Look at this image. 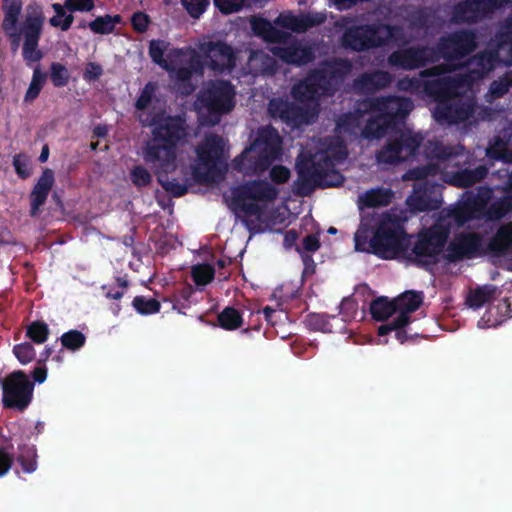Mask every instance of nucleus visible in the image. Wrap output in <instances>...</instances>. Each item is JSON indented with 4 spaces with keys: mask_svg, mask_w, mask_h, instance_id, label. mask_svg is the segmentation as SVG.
<instances>
[{
    "mask_svg": "<svg viewBox=\"0 0 512 512\" xmlns=\"http://www.w3.org/2000/svg\"><path fill=\"white\" fill-rule=\"evenodd\" d=\"M150 124L151 139L143 147V159L159 174L162 188L173 197H181L188 192L187 185L167 174L175 169L178 145L187 136L185 122L179 116H154Z\"/></svg>",
    "mask_w": 512,
    "mask_h": 512,
    "instance_id": "nucleus-1",
    "label": "nucleus"
},
{
    "mask_svg": "<svg viewBox=\"0 0 512 512\" xmlns=\"http://www.w3.org/2000/svg\"><path fill=\"white\" fill-rule=\"evenodd\" d=\"M22 0H3L2 10L4 18L1 28L10 41L12 50H16L21 40L22 58L28 67L38 63L44 57L39 48V42L43 32L44 15L39 7L28 11L22 23L18 26L19 17L22 12Z\"/></svg>",
    "mask_w": 512,
    "mask_h": 512,
    "instance_id": "nucleus-2",
    "label": "nucleus"
},
{
    "mask_svg": "<svg viewBox=\"0 0 512 512\" xmlns=\"http://www.w3.org/2000/svg\"><path fill=\"white\" fill-rule=\"evenodd\" d=\"M282 139L271 125L260 127L256 138L233 160L234 169L244 175H261L281 155Z\"/></svg>",
    "mask_w": 512,
    "mask_h": 512,
    "instance_id": "nucleus-3",
    "label": "nucleus"
},
{
    "mask_svg": "<svg viewBox=\"0 0 512 512\" xmlns=\"http://www.w3.org/2000/svg\"><path fill=\"white\" fill-rule=\"evenodd\" d=\"M477 48V34L473 30L461 29L441 36L432 49L435 52L434 63L443 59L445 62L421 71L424 76L442 75L456 71L458 63L472 54Z\"/></svg>",
    "mask_w": 512,
    "mask_h": 512,
    "instance_id": "nucleus-4",
    "label": "nucleus"
},
{
    "mask_svg": "<svg viewBox=\"0 0 512 512\" xmlns=\"http://www.w3.org/2000/svg\"><path fill=\"white\" fill-rule=\"evenodd\" d=\"M449 236L448 226L435 218L430 227H424L417 233L416 240L407 248L405 259L418 268L428 270L438 262Z\"/></svg>",
    "mask_w": 512,
    "mask_h": 512,
    "instance_id": "nucleus-5",
    "label": "nucleus"
},
{
    "mask_svg": "<svg viewBox=\"0 0 512 512\" xmlns=\"http://www.w3.org/2000/svg\"><path fill=\"white\" fill-rule=\"evenodd\" d=\"M412 237L396 216L385 213L373 231L374 255L386 260L406 258Z\"/></svg>",
    "mask_w": 512,
    "mask_h": 512,
    "instance_id": "nucleus-6",
    "label": "nucleus"
},
{
    "mask_svg": "<svg viewBox=\"0 0 512 512\" xmlns=\"http://www.w3.org/2000/svg\"><path fill=\"white\" fill-rule=\"evenodd\" d=\"M299 175L296 193L308 195L314 187H337L344 182V176L335 169L332 158L321 154L315 160L308 159L297 165Z\"/></svg>",
    "mask_w": 512,
    "mask_h": 512,
    "instance_id": "nucleus-7",
    "label": "nucleus"
},
{
    "mask_svg": "<svg viewBox=\"0 0 512 512\" xmlns=\"http://www.w3.org/2000/svg\"><path fill=\"white\" fill-rule=\"evenodd\" d=\"M231 204L236 212H242L246 217L263 213L260 202L268 203L276 200L279 191L266 180L246 181L232 189Z\"/></svg>",
    "mask_w": 512,
    "mask_h": 512,
    "instance_id": "nucleus-8",
    "label": "nucleus"
},
{
    "mask_svg": "<svg viewBox=\"0 0 512 512\" xmlns=\"http://www.w3.org/2000/svg\"><path fill=\"white\" fill-rule=\"evenodd\" d=\"M195 151L197 165L193 167V177L198 182L214 181L226 167L223 137L214 133L207 134Z\"/></svg>",
    "mask_w": 512,
    "mask_h": 512,
    "instance_id": "nucleus-9",
    "label": "nucleus"
},
{
    "mask_svg": "<svg viewBox=\"0 0 512 512\" xmlns=\"http://www.w3.org/2000/svg\"><path fill=\"white\" fill-rule=\"evenodd\" d=\"M34 382L23 370H15L1 380L4 408L25 411L33 400Z\"/></svg>",
    "mask_w": 512,
    "mask_h": 512,
    "instance_id": "nucleus-10",
    "label": "nucleus"
},
{
    "mask_svg": "<svg viewBox=\"0 0 512 512\" xmlns=\"http://www.w3.org/2000/svg\"><path fill=\"white\" fill-rule=\"evenodd\" d=\"M235 87L228 80H210L201 89L198 100L218 120L235 107Z\"/></svg>",
    "mask_w": 512,
    "mask_h": 512,
    "instance_id": "nucleus-11",
    "label": "nucleus"
},
{
    "mask_svg": "<svg viewBox=\"0 0 512 512\" xmlns=\"http://www.w3.org/2000/svg\"><path fill=\"white\" fill-rule=\"evenodd\" d=\"M361 105L364 111L377 112L392 128L404 122L414 108L410 98L395 95L367 97Z\"/></svg>",
    "mask_w": 512,
    "mask_h": 512,
    "instance_id": "nucleus-12",
    "label": "nucleus"
},
{
    "mask_svg": "<svg viewBox=\"0 0 512 512\" xmlns=\"http://www.w3.org/2000/svg\"><path fill=\"white\" fill-rule=\"evenodd\" d=\"M353 65L346 58H334L322 62L318 68L310 71L320 93L325 97L333 96L352 72Z\"/></svg>",
    "mask_w": 512,
    "mask_h": 512,
    "instance_id": "nucleus-13",
    "label": "nucleus"
},
{
    "mask_svg": "<svg viewBox=\"0 0 512 512\" xmlns=\"http://www.w3.org/2000/svg\"><path fill=\"white\" fill-rule=\"evenodd\" d=\"M423 142V136L419 133L401 132L398 137L389 139L388 142L376 153L379 164L394 165L406 161L418 154Z\"/></svg>",
    "mask_w": 512,
    "mask_h": 512,
    "instance_id": "nucleus-14",
    "label": "nucleus"
},
{
    "mask_svg": "<svg viewBox=\"0 0 512 512\" xmlns=\"http://www.w3.org/2000/svg\"><path fill=\"white\" fill-rule=\"evenodd\" d=\"M484 238L477 232H460L446 247L445 259L450 263L475 259L485 255Z\"/></svg>",
    "mask_w": 512,
    "mask_h": 512,
    "instance_id": "nucleus-15",
    "label": "nucleus"
},
{
    "mask_svg": "<svg viewBox=\"0 0 512 512\" xmlns=\"http://www.w3.org/2000/svg\"><path fill=\"white\" fill-rule=\"evenodd\" d=\"M342 45L345 49L364 52L383 46L379 36L377 23L354 25L345 29L342 35Z\"/></svg>",
    "mask_w": 512,
    "mask_h": 512,
    "instance_id": "nucleus-16",
    "label": "nucleus"
},
{
    "mask_svg": "<svg viewBox=\"0 0 512 512\" xmlns=\"http://www.w3.org/2000/svg\"><path fill=\"white\" fill-rule=\"evenodd\" d=\"M435 52L431 46H412L393 51L388 64L402 70H414L434 63Z\"/></svg>",
    "mask_w": 512,
    "mask_h": 512,
    "instance_id": "nucleus-17",
    "label": "nucleus"
},
{
    "mask_svg": "<svg viewBox=\"0 0 512 512\" xmlns=\"http://www.w3.org/2000/svg\"><path fill=\"white\" fill-rule=\"evenodd\" d=\"M207 58V66L214 72H231L236 65L233 48L223 41H209L200 46Z\"/></svg>",
    "mask_w": 512,
    "mask_h": 512,
    "instance_id": "nucleus-18",
    "label": "nucleus"
},
{
    "mask_svg": "<svg viewBox=\"0 0 512 512\" xmlns=\"http://www.w3.org/2000/svg\"><path fill=\"white\" fill-rule=\"evenodd\" d=\"M398 315L390 322L378 327V334L385 336L391 332V329L399 326H407L411 322L410 314L415 312L422 304L423 297L421 292L408 291L398 298L394 299Z\"/></svg>",
    "mask_w": 512,
    "mask_h": 512,
    "instance_id": "nucleus-19",
    "label": "nucleus"
},
{
    "mask_svg": "<svg viewBox=\"0 0 512 512\" xmlns=\"http://www.w3.org/2000/svg\"><path fill=\"white\" fill-rule=\"evenodd\" d=\"M430 77L435 78L426 80L425 94L433 98L437 104L451 101L456 96L460 85L467 81V76L450 77L442 74Z\"/></svg>",
    "mask_w": 512,
    "mask_h": 512,
    "instance_id": "nucleus-20",
    "label": "nucleus"
},
{
    "mask_svg": "<svg viewBox=\"0 0 512 512\" xmlns=\"http://www.w3.org/2000/svg\"><path fill=\"white\" fill-rule=\"evenodd\" d=\"M493 12L490 0H463L453 6L451 19L456 24H473Z\"/></svg>",
    "mask_w": 512,
    "mask_h": 512,
    "instance_id": "nucleus-21",
    "label": "nucleus"
},
{
    "mask_svg": "<svg viewBox=\"0 0 512 512\" xmlns=\"http://www.w3.org/2000/svg\"><path fill=\"white\" fill-rule=\"evenodd\" d=\"M268 111L273 119L278 118L291 126L296 127L308 122L307 110L305 108L281 98L270 100Z\"/></svg>",
    "mask_w": 512,
    "mask_h": 512,
    "instance_id": "nucleus-22",
    "label": "nucleus"
},
{
    "mask_svg": "<svg viewBox=\"0 0 512 512\" xmlns=\"http://www.w3.org/2000/svg\"><path fill=\"white\" fill-rule=\"evenodd\" d=\"M270 51L284 63L295 66L306 65L315 58L313 50L309 46H303L296 39L288 42L286 46H273Z\"/></svg>",
    "mask_w": 512,
    "mask_h": 512,
    "instance_id": "nucleus-23",
    "label": "nucleus"
},
{
    "mask_svg": "<svg viewBox=\"0 0 512 512\" xmlns=\"http://www.w3.org/2000/svg\"><path fill=\"white\" fill-rule=\"evenodd\" d=\"M392 82V75L384 70L364 72L352 82L353 91L359 95H373L388 87Z\"/></svg>",
    "mask_w": 512,
    "mask_h": 512,
    "instance_id": "nucleus-24",
    "label": "nucleus"
},
{
    "mask_svg": "<svg viewBox=\"0 0 512 512\" xmlns=\"http://www.w3.org/2000/svg\"><path fill=\"white\" fill-rule=\"evenodd\" d=\"M473 112L468 103L458 102L455 97L446 103L437 104L434 110V118L440 124H458L469 119Z\"/></svg>",
    "mask_w": 512,
    "mask_h": 512,
    "instance_id": "nucleus-25",
    "label": "nucleus"
},
{
    "mask_svg": "<svg viewBox=\"0 0 512 512\" xmlns=\"http://www.w3.org/2000/svg\"><path fill=\"white\" fill-rule=\"evenodd\" d=\"M500 54L501 50L496 45L495 49L484 50L474 55L469 60V65L472 67L469 72L474 75L470 76L471 80L483 78L494 70L501 62ZM466 76L469 77V75Z\"/></svg>",
    "mask_w": 512,
    "mask_h": 512,
    "instance_id": "nucleus-26",
    "label": "nucleus"
},
{
    "mask_svg": "<svg viewBox=\"0 0 512 512\" xmlns=\"http://www.w3.org/2000/svg\"><path fill=\"white\" fill-rule=\"evenodd\" d=\"M54 182L53 170L45 168L30 194V215L32 217L37 216L40 207L45 204Z\"/></svg>",
    "mask_w": 512,
    "mask_h": 512,
    "instance_id": "nucleus-27",
    "label": "nucleus"
},
{
    "mask_svg": "<svg viewBox=\"0 0 512 512\" xmlns=\"http://www.w3.org/2000/svg\"><path fill=\"white\" fill-rule=\"evenodd\" d=\"M435 218L442 225L448 226L449 232L451 233L453 226H462L465 223L475 219L476 217L464 204V202L461 201L455 206L439 210Z\"/></svg>",
    "mask_w": 512,
    "mask_h": 512,
    "instance_id": "nucleus-28",
    "label": "nucleus"
},
{
    "mask_svg": "<svg viewBox=\"0 0 512 512\" xmlns=\"http://www.w3.org/2000/svg\"><path fill=\"white\" fill-rule=\"evenodd\" d=\"M406 203L411 211L425 212L439 209L441 200L431 196V189L425 182L423 187L414 189V193L407 198Z\"/></svg>",
    "mask_w": 512,
    "mask_h": 512,
    "instance_id": "nucleus-29",
    "label": "nucleus"
},
{
    "mask_svg": "<svg viewBox=\"0 0 512 512\" xmlns=\"http://www.w3.org/2000/svg\"><path fill=\"white\" fill-rule=\"evenodd\" d=\"M370 111H364L361 101L357 102L353 112L344 113L336 121V130L340 133L357 136L361 132L363 117Z\"/></svg>",
    "mask_w": 512,
    "mask_h": 512,
    "instance_id": "nucleus-30",
    "label": "nucleus"
},
{
    "mask_svg": "<svg viewBox=\"0 0 512 512\" xmlns=\"http://www.w3.org/2000/svg\"><path fill=\"white\" fill-rule=\"evenodd\" d=\"M512 248V223L500 226L487 244V252L493 256H504Z\"/></svg>",
    "mask_w": 512,
    "mask_h": 512,
    "instance_id": "nucleus-31",
    "label": "nucleus"
},
{
    "mask_svg": "<svg viewBox=\"0 0 512 512\" xmlns=\"http://www.w3.org/2000/svg\"><path fill=\"white\" fill-rule=\"evenodd\" d=\"M291 94L296 101L302 103L318 101L321 97H324L310 72L303 80L293 86Z\"/></svg>",
    "mask_w": 512,
    "mask_h": 512,
    "instance_id": "nucleus-32",
    "label": "nucleus"
},
{
    "mask_svg": "<svg viewBox=\"0 0 512 512\" xmlns=\"http://www.w3.org/2000/svg\"><path fill=\"white\" fill-rule=\"evenodd\" d=\"M248 64L255 74L274 75L277 72L278 64L274 55L257 50L250 54Z\"/></svg>",
    "mask_w": 512,
    "mask_h": 512,
    "instance_id": "nucleus-33",
    "label": "nucleus"
},
{
    "mask_svg": "<svg viewBox=\"0 0 512 512\" xmlns=\"http://www.w3.org/2000/svg\"><path fill=\"white\" fill-rule=\"evenodd\" d=\"M394 197L390 188L378 187L366 191L359 197L360 207L376 208L388 206Z\"/></svg>",
    "mask_w": 512,
    "mask_h": 512,
    "instance_id": "nucleus-34",
    "label": "nucleus"
},
{
    "mask_svg": "<svg viewBox=\"0 0 512 512\" xmlns=\"http://www.w3.org/2000/svg\"><path fill=\"white\" fill-rule=\"evenodd\" d=\"M487 174L488 168L485 165H479L474 169H462L452 174L451 184L460 188H468L482 181Z\"/></svg>",
    "mask_w": 512,
    "mask_h": 512,
    "instance_id": "nucleus-35",
    "label": "nucleus"
},
{
    "mask_svg": "<svg viewBox=\"0 0 512 512\" xmlns=\"http://www.w3.org/2000/svg\"><path fill=\"white\" fill-rule=\"evenodd\" d=\"M390 129H392V127L377 114L376 116L370 117L364 127H361L360 135L364 139L375 140L385 136Z\"/></svg>",
    "mask_w": 512,
    "mask_h": 512,
    "instance_id": "nucleus-36",
    "label": "nucleus"
},
{
    "mask_svg": "<svg viewBox=\"0 0 512 512\" xmlns=\"http://www.w3.org/2000/svg\"><path fill=\"white\" fill-rule=\"evenodd\" d=\"M370 314L376 321H386L397 313L395 300L389 301L387 297H378L370 304Z\"/></svg>",
    "mask_w": 512,
    "mask_h": 512,
    "instance_id": "nucleus-37",
    "label": "nucleus"
},
{
    "mask_svg": "<svg viewBox=\"0 0 512 512\" xmlns=\"http://www.w3.org/2000/svg\"><path fill=\"white\" fill-rule=\"evenodd\" d=\"M463 150L464 147L462 146L444 145L440 141H434L430 142L427 154L430 158L444 162L459 156Z\"/></svg>",
    "mask_w": 512,
    "mask_h": 512,
    "instance_id": "nucleus-38",
    "label": "nucleus"
},
{
    "mask_svg": "<svg viewBox=\"0 0 512 512\" xmlns=\"http://www.w3.org/2000/svg\"><path fill=\"white\" fill-rule=\"evenodd\" d=\"M122 22V17L119 14L98 16L93 21L88 23V28L95 34L106 35L115 30L116 25Z\"/></svg>",
    "mask_w": 512,
    "mask_h": 512,
    "instance_id": "nucleus-39",
    "label": "nucleus"
},
{
    "mask_svg": "<svg viewBox=\"0 0 512 512\" xmlns=\"http://www.w3.org/2000/svg\"><path fill=\"white\" fill-rule=\"evenodd\" d=\"M50 336V328L43 320H35L26 326L25 337L34 345L44 344Z\"/></svg>",
    "mask_w": 512,
    "mask_h": 512,
    "instance_id": "nucleus-40",
    "label": "nucleus"
},
{
    "mask_svg": "<svg viewBox=\"0 0 512 512\" xmlns=\"http://www.w3.org/2000/svg\"><path fill=\"white\" fill-rule=\"evenodd\" d=\"M218 325L224 330H236L243 325V317L234 307H225L217 316Z\"/></svg>",
    "mask_w": 512,
    "mask_h": 512,
    "instance_id": "nucleus-41",
    "label": "nucleus"
},
{
    "mask_svg": "<svg viewBox=\"0 0 512 512\" xmlns=\"http://www.w3.org/2000/svg\"><path fill=\"white\" fill-rule=\"evenodd\" d=\"M496 292V287L493 285H484L477 287L474 291L470 292L467 297V304L469 307L478 309L487 302H490Z\"/></svg>",
    "mask_w": 512,
    "mask_h": 512,
    "instance_id": "nucleus-42",
    "label": "nucleus"
},
{
    "mask_svg": "<svg viewBox=\"0 0 512 512\" xmlns=\"http://www.w3.org/2000/svg\"><path fill=\"white\" fill-rule=\"evenodd\" d=\"M86 340L85 334L77 329L64 332L59 338L62 349L70 352H77L82 349L86 344Z\"/></svg>",
    "mask_w": 512,
    "mask_h": 512,
    "instance_id": "nucleus-43",
    "label": "nucleus"
},
{
    "mask_svg": "<svg viewBox=\"0 0 512 512\" xmlns=\"http://www.w3.org/2000/svg\"><path fill=\"white\" fill-rule=\"evenodd\" d=\"M46 79L47 74L43 72L40 65L37 64L33 69L32 79L24 96L25 102H32L39 96Z\"/></svg>",
    "mask_w": 512,
    "mask_h": 512,
    "instance_id": "nucleus-44",
    "label": "nucleus"
},
{
    "mask_svg": "<svg viewBox=\"0 0 512 512\" xmlns=\"http://www.w3.org/2000/svg\"><path fill=\"white\" fill-rule=\"evenodd\" d=\"M335 316H329L326 314L309 313L306 315L304 324L311 331H320L324 333L332 332L330 319H334Z\"/></svg>",
    "mask_w": 512,
    "mask_h": 512,
    "instance_id": "nucleus-45",
    "label": "nucleus"
},
{
    "mask_svg": "<svg viewBox=\"0 0 512 512\" xmlns=\"http://www.w3.org/2000/svg\"><path fill=\"white\" fill-rule=\"evenodd\" d=\"M512 211V193L507 191L502 197L491 203L488 209L490 218L500 219Z\"/></svg>",
    "mask_w": 512,
    "mask_h": 512,
    "instance_id": "nucleus-46",
    "label": "nucleus"
},
{
    "mask_svg": "<svg viewBox=\"0 0 512 512\" xmlns=\"http://www.w3.org/2000/svg\"><path fill=\"white\" fill-rule=\"evenodd\" d=\"M37 453L34 446L24 445L20 448L16 460L25 473H32L37 469Z\"/></svg>",
    "mask_w": 512,
    "mask_h": 512,
    "instance_id": "nucleus-47",
    "label": "nucleus"
},
{
    "mask_svg": "<svg viewBox=\"0 0 512 512\" xmlns=\"http://www.w3.org/2000/svg\"><path fill=\"white\" fill-rule=\"evenodd\" d=\"M368 232L369 228L367 227V224L362 221L359 229L354 235L355 250L358 252L374 254V248L372 247L373 236L369 238Z\"/></svg>",
    "mask_w": 512,
    "mask_h": 512,
    "instance_id": "nucleus-48",
    "label": "nucleus"
},
{
    "mask_svg": "<svg viewBox=\"0 0 512 512\" xmlns=\"http://www.w3.org/2000/svg\"><path fill=\"white\" fill-rule=\"evenodd\" d=\"M49 77L54 87L62 88L69 83L71 75L64 64L52 62L50 65Z\"/></svg>",
    "mask_w": 512,
    "mask_h": 512,
    "instance_id": "nucleus-49",
    "label": "nucleus"
},
{
    "mask_svg": "<svg viewBox=\"0 0 512 512\" xmlns=\"http://www.w3.org/2000/svg\"><path fill=\"white\" fill-rule=\"evenodd\" d=\"M132 306L141 315H151L158 313L161 308V304L158 300L154 298H146L142 295L134 297Z\"/></svg>",
    "mask_w": 512,
    "mask_h": 512,
    "instance_id": "nucleus-50",
    "label": "nucleus"
},
{
    "mask_svg": "<svg viewBox=\"0 0 512 512\" xmlns=\"http://www.w3.org/2000/svg\"><path fill=\"white\" fill-rule=\"evenodd\" d=\"M429 76H424L421 73L419 77H403L398 80L397 88L401 91L417 93L423 91L425 93L426 80Z\"/></svg>",
    "mask_w": 512,
    "mask_h": 512,
    "instance_id": "nucleus-51",
    "label": "nucleus"
},
{
    "mask_svg": "<svg viewBox=\"0 0 512 512\" xmlns=\"http://www.w3.org/2000/svg\"><path fill=\"white\" fill-rule=\"evenodd\" d=\"M12 352L15 358L22 365H27L36 359V350L34 344L29 341H24L20 344L14 345Z\"/></svg>",
    "mask_w": 512,
    "mask_h": 512,
    "instance_id": "nucleus-52",
    "label": "nucleus"
},
{
    "mask_svg": "<svg viewBox=\"0 0 512 512\" xmlns=\"http://www.w3.org/2000/svg\"><path fill=\"white\" fill-rule=\"evenodd\" d=\"M495 42L497 43L498 49L502 51L507 50L508 55L503 63L511 66L512 65V28L507 26L505 30L499 31L495 35Z\"/></svg>",
    "mask_w": 512,
    "mask_h": 512,
    "instance_id": "nucleus-53",
    "label": "nucleus"
},
{
    "mask_svg": "<svg viewBox=\"0 0 512 512\" xmlns=\"http://www.w3.org/2000/svg\"><path fill=\"white\" fill-rule=\"evenodd\" d=\"M215 269L209 264L197 265L192 269V279L197 286H206L213 281Z\"/></svg>",
    "mask_w": 512,
    "mask_h": 512,
    "instance_id": "nucleus-54",
    "label": "nucleus"
},
{
    "mask_svg": "<svg viewBox=\"0 0 512 512\" xmlns=\"http://www.w3.org/2000/svg\"><path fill=\"white\" fill-rule=\"evenodd\" d=\"M433 15L428 8H420L409 16L410 25L416 29H427L432 25Z\"/></svg>",
    "mask_w": 512,
    "mask_h": 512,
    "instance_id": "nucleus-55",
    "label": "nucleus"
},
{
    "mask_svg": "<svg viewBox=\"0 0 512 512\" xmlns=\"http://www.w3.org/2000/svg\"><path fill=\"white\" fill-rule=\"evenodd\" d=\"M438 168L434 164H426L422 166H417L409 169L405 175L404 179L406 180H425L428 176H434L437 174Z\"/></svg>",
    "mask_w": 512,
    "mask_h": 512,
    "instance_id": "nucleus-56",
    "label": "nucleus"
},
{
    "mask_svg": "<svg viewBox=\"0 0 512 512\" xmlns=\"http://www.w3.org/2000/svg\"><path fill=\"white\" fill-rule=\"evenodd\" d=\"M379 28V36L383 40V46L391 40H402L404 37V30L399 25L381 24L377 23Z\"/></svg>",
    "mask_w": 512,
    "mask_h": 512,
    "instance_id": "nucleus-57",
    "label": "nucleus"
},
{
    "mask_svg": "<svg viewBox=\"0 0 512 512\" xmlns=\"http://www.w3.org/2000/svg\"><path fill=\"white\" fill-rule=\"evenodd\" d=\"M130 179L138 189L148 186L152 181V175L142 165L134 166L130 171Z\"/></svg>",
    "mask_w": 512,
    "mask_h": 512,
    "instance_id": "nucleus-58",
    "label": "nucleus"
},
{
    "mask_svg": "<svg viewBox=\"0 0 512 512\" xmlns=\"http://www.w3.org/2000/svg\"><path fill=\"white\" fill-rule=\"evenodd\" d=\"M157 90V84L155 82H148L145 84L140 95L136 99L135 108L136 110L143 111L152 102L153 96Z\"/></svg>",
    "mask_w": 512,
    "mask_h": 512,
    "instance_id": "nucleus-59",
    "label": "nucleus"
},
{
    "mask_svg": "<svg viewBox=\"0 0 512 512\" xmlns=\"http://www.w3.org/2000/svg\"><path fill=\"white\" fill-rule=\"evenodd\" d=\"M275 24L296 33H302L301 15H293L291 13H281L276 19Z\"/></svg>",
    "mask_w": 512,
    "mask_h": 512,
    "instance_id": "nucleus-60",
    "label": "nucleus"
},
{
    "mask_svg": "<svg viewBox=\"0 0 512 512\" xmlns=\"http://www.w3.org/2000/svg\"><path fill=\"white\" fill-rule=\"evenodd\" d=\"M326 19L327 16L325 12H307L305 14H301L302 33L323 24Z\"/></svg>",
    "mask_w": 512,
    "mask_h": 512,
    "instance_id": "nucleus-61",
    "label": "nucleus"
},
{
    "mask_svg": "<svg viewBox=\"0 0 512 512\" xmlns=\"http://www.w3.org/2000/svg\"><path fill=\"white\" fill-rule=\"evenodd\" d=\"M181 4L192 18L198 19L206 11L210 0H181Z\"/></svg>",
    "mask_w": 512,
    "mask_h": 512,
    "instance_id": "nucleus-62",
    "label": "nucleus"
},
{
    "mask_svg": "<svg viewBox=\"0 0 512 512\" xmlns=\"http://www.w3.org/2000/svg\"><path fill=\"white\" fill-rule=\"evenodd\" d=\"M13 167L21 179H27L31 175L29 168V157L24 153H18L13 157Z\"/></svg>",
    "mask_w": 512,
    "mask_h": 512,
    "instance_id": "nucleus-63",
    "label": "nucleus"
},
{
    "mask_svg": "<svg viewBox=\"0 0 512 512\" xmlns=\"http://www.w3.org/2000/svg\"><path fill=\"white\" fill-rule=\"evenodd\" d=\"M246 4L245 0H214L215 7L225 15L240 11Z\"/></svg>",
    "mask_w": 512,
    "mask_h": 512,
    "instance_id": "nucleus-64",
    "label": "nucleus"
}]
</instances>
